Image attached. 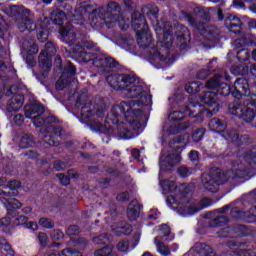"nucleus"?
<instances>
[{
    "mask_svg": "<svg viewBox=\"0 0 256 256\" xmlns=\"http://www.w3.org/2000/svg\"><path fill=\"white\" fill-rule=\"evenodd\" d=\"M107 82L113 89L122 91L124 97L134 100L114 105L107 116L105 125L95 122L94 129L100 133H109L115 129L117 123H123V119L133 127L134 131L143 129V112L139 107L151 105L152 97L149 94V88L139 78L129 75L108 76Z\"/></svg>",
    "mask_w": 256,
    "mask_h": 256,
    "instance_id": "f257e3e1",
    "label": "nucleus"
},
{
    "mask_svg": "<svg viewBox=\"0 0 256 256\" xmlns=\"http://www.w3.org/2000/svg\"><path fill=\"white\" fill-rule=\"evenodd\" d=\"M90 25L92 27H99L102 23H105L107 27H114L115 23H118L119 27L123 30L127 29L131 23L133 29H135L137 35V43L141 49H146V53L148 54V59L151 61H155V63H159L162 69L170 67L173 65L175 59L169 55V48L173 44V35L167 32V28H161L157 26L155 28L160 47L159 49L155 48V43H153V38L149 33V27L145 23L143 16L141 13L136 12L132 16V21L129 19L125 20L123 16H115L110 15L107 18H97V10H93L89 15Z\"/></svg>",
    "mask_w": 256,
    "mask_h": 256,
    "instance_id": "f03ea898",
    "label": "nucleus"
},
{
    "mask_svg": "<svg viewBox=\"0 0 256 256\" xmlns=\"http://www.w3.org/2000/svg\"><path fill=\"white\" fill-rule=\"evenodd\" d=\"M61 37L64 38V41H68L70 47L72 48L73 53L78 55L79 59L83 61L84 63H89V61L93 62V65H96V67H99L97 64L98 61L101 62V67H115L116 63L113 58L105 57L102 55H93L91 52H85V49H93V43L91 42H84L83 45L76 44L73 42V39H75V30L73 29V26L68 25L66 28H63L60 30Z\"/></svg>",
    "mask_w": 256,
    "mask_h": 256,
    "instance_id": "7ed1b4c3",
    "label": "nucleus"
},
{
    "mask_svg": "<svg viewBox=\"0 0 256 256\" xmlns=\"http://www.w3.org/2000/svg\"><path fill=\"white\" fill-rule=\"evenodd\" d=\"M160 186L162 187V193L168 195L166 199L168 207L177 211L179 215H191L195 211L186 210L185 207H189V195L184 184L177 186L173 180H160Z\"/></svg>",
    "mask_w": 256,
    "mask_h": 256,
    "instance_id": "20e7f679",
    "label": "nucleus"
},
{
    "mask_svg": "<svg viewBox=\"0 0 256 256\" xmlns=\"http://www.w3.org/2000/svg\"><path fill=\"white\" fill-rule=\"evenodd\" d=\"M206 87L208 89H213V91L205 92L201 97L202 103L208 105L210 107L209 110H203V114L207 115H215V113L219 112V103H217V93L219 95H229V93H233V88L229 87V85L221 83V76H215L214 78L208 80L206 83Z\"/></svg>",
    "mask_w": 256,
    "mask_h": 256,
    "instance_id": "39448f33",
    "label": "nucleus"
},
{
    "mask_svg": "<svg viewBox=\"0 0 256 256\" xmlns=\"http://www.w3.org/2000/svg\"><path fill=\"white\" fill-rule=\"evenodd\" d=\"M55 45L53 43L48 42L45 46L42 52L39 55L38 61L39 65L41 67V73L42 77H47L49 74V71H51V57L55 55Z\"/></svg>",
    "mask_w": 256,
    "mask_h": 256,
    "instance_id": "423d86ee",
    "label": "nucleus"
},
{
    "mask_svg": "<svg viewBox=\"0 0 256 256\" xmlns=\"http://www.w3.org/2000/svg\"><path fill=\"white\" fill-rule=\"evenodd\" d=\"M43 111H45V109L40 104H30L25 107V117L32 119V123L35 127H41L45 125V120L40 116Z\"/></svg>",
    "mask_w": 256,
    "mask_h": 256,
    "instance_id": "0eeeda50",
    "label": "nucleus"
},
{
    "mask_svg": "<svg viewBox=\"0 0 256 256\" xmlns=\"http://www.w3.org/2000/svg\"><path fill=\"white\" fill-rule=\"evenodd\" d=\"M197 107H199V103L192 102L190 99L188 106L179 110H173L168 115V119L169 121H181V119H185V117H189V115L195 113Z\"/></svg>",
    "mask_w": 256,
    "mask_h": 256,
    "instance_id": "6e6552de",
    "label": "nucleus"
},
{
    "mask_svg": "<svg viewBox=\"0 0 256 256\" xmlns=\"http://www.w3.org/2000/svg\"><path fill=\"white\" fill-rule=\"evenodd\" d=\"M21 53L26 63L30 67H35V60L33 59V55H37V53H39V47H37V44H35V41L33 40H31L30 42L25 41L23 43V48Z\"/></svg>",
    "mask_w": 256,
    "mask_h": 256,
    "instance_id": "1a4fd4ad",
    "label": "nucleus"
},
{
    "mask_svg": "<svg viewBox=\"0 0 256 256\" xmlns=\"http://www.w3.org/2000/svg\"><path fill=\"white\" fill-rule=\"evenodd\" d=\"M225 175H219L218 179L215 181V178L209 174L202 175V185L206 191L210 193H217V186L225 183Z\"/></svg>",
    "mask_w": 256,
    "mask_h": 256,
    "instance_id": "9d476101",
    "label": "nucleus"
},
{
    "mask_svg": "<svg viewBox=\"0 0 256 256\" xmlns=\"http://www.w3.org/2000/svg\"><path fill=\"white\" fill-rule=\"evenodd\" d=\"M230 113L243 119L246 123H251L253 119H255V110L249 106H237L236 108H230Z\"/></svg>",
    "mask_w": 256,
    "mask_h": 256,
    "instance_id": "9b49d317",
    "label": "nucleus"
},
{
    "mask_svg": "<svg viewBox=\"0 0 256 256\" xmlns=\"http://www.w3.org/2000/svg\"><path fill=\"white\" fill-rule=\"evenodd\" d=\"M177 163H181V155H162L160 158V173H163V171H171L173 165H177Z\"/></svg>",
    "mask_w": 256,
    "mask_h": 256,
    "instance_id": "f8f14e48",
    "label": "nucleus"
},
{
    "mask_svg": "<svg viewBox=\"0 0 256 256\" xmlns=\"http://www.w3.org/2000/svg\"><path fill=\"white\" fill-rule=\"evenodd\" d=\"M232 95L235 99H241L242 95H251L249 91V82L245 78H239L234 82V87L232 88Z\"/></svg>",
    "mask_w": 256,
    "mask_h": 256,
    "instance_id": "ddd939ff",
    "label": "nucleus"
},
{
    "mask_svg": "<svg viewBox=\"0 0 256 256\" xmlns=\"http://www.w3.org/2000/svg\"><path fill=\"white\" fill-rule=\"evenodd\" d=\"M213 205V201L209 198H204L200 201V207H197L193 202H191V194L188 193V206L185 207L186 211H194L192 214H182V217H188L189 215H195L201 209H205V207H211Z\"/></svg>",
    "mask_w": 256,
    "mask_h": 256,
    "instance_id": "4468645a",
    "label": "nucleus"
},
{
    "mask_svg": "<svg viewBox=\"0 0 256 256\" xmlns=\"http://www.w3.org/2000/svg\"><path fill=\"white\" fill-rule=\"evenodd\" d=\"M24 100L25 98L23 97V95H20V94L14 95L8 102L7 111L9 113L13 111H19V109L23 107Z\"/></svg>",
    "mask_w": 256,
    "mask_h": 256,
    "instance_id": "2eb2a0df",
    "label": "nucleus"
},
{
    "mask_svg": "<svg viewBox=\"0 0 256 256\" xmlns=\"http://www.w3.org/2000/svg\"><path fill=\"white\" fill-rule=\"evenodd\" d=\"M141 211V205L139 204V201L133 200L127 210V217L130 219V221H135L137 217H139V213Z\"/></svg>",
    "mask_w": 256,
    "mask_h": 256,
    "instance_id": "dca6fc26",
    "label": "nucleus"
},
{
    "mask_svg": "<svg viewBox=\"0 0 256 256\" xmlns=\"http://www.w3.org/2000/svg\"><path fill=\"white\" fill-rule=\"evenodd\" d=\"M235 47H243V45H256V37L253 34H244L240 39L234 41Z\"/></svg>",
    "mask_w": 256,
    "mask_h": 256,
    "instance_id": "f3484780",
    "label": "nucleus"
},
{
    "mask_svg": "<svg viewBox=\"0 0 256 256\" xmlns=\"http://www.w3.org/2000/svg\"><path fill=\"white\" fill-rule=\"evenodd\" d=\"M229 21H231L228 25V30L232 33H237L239 29L241 28V25H243V22L240 18H237V16L230 15Z\"/></svg>",
    "mask_w": 256,
    "mask_h": 256,
    "instance_id": "a211bd4d",
    "label": "nucleus"
},
{
    "mask_svg": "<svg viewBox=\"0 0 256 256\" xmlns=\"http://www.w3.org/2000/svg\"><path fill=\"white\" fill-rule=\"evenodd\" d=\"M65 19H67V15H65L61 10H54L51 13V20L55 25H63V21H65Z\"/></svg>",
    "mask_w": 256,
    "mask_h": 256,
    "instance_id": "6ab92c4d",
    "label": "nucleus"
},
{
    "mask_svg": "<svg viewBox=\"0 0 256 256\" xmlns=\"http://www.w3.org/2000/svg\"><path fill=\"white\" fill-rule=\"evenodd\" d=\"M37 26L29 19H22L18 24L19 31H33Z\"/></svg>",
    "mask_w": 256,
    "mask_h": 256,
    "instance_id": "aec40b11",
    "label": "nucleus"
},
{
    "mask_svg": "<svg viewBox=\"0 0 256 256\" xmlns=\"http://www.w3.org/2000/svg\"><path fill=\"white\" fill-rule=\"evenodd\" d=\"M196 253L203 256H213V252L211 251V247L207 246L206 244H196L193 247Z\"/></svg>",
    "mask_w": 256,
    "mask_h": 256,
    "instance_id": "412c9836",
    "label": "nucleus"
},
{
    "mask_svg": "<svg viewBox=\"0 0 256 256\" xmlns=\"http://www.w3.org/2000/svg\"><path fill=\"white\" fill-rule=\"evenodd\" d=\"M48 256H81V253L71 248H67L62 250L61 252L53 251Z\"/></svg>",
    "mask_w": 256,
    "mask_h": 256,
    "instance_id": "4be33fe9",
    "label": "nucleus"
},
{
    "mask_svg": "<svg viewBox=\"0 0 256 256\" xmlns=\"http://www.w3.org/2000/svg\"><path fill=\"white\" fill-rule=\"evenodd\" d=\"M2 203L4 204V207L7 209V211H11V209H20L21 202H19L17 199L10 198L2 199Z\"/></svg>",
    "mask_w": 256,
    "mask_h": 256,
    "instance_id": "5701e85b",
    "label": "nucleus"
},
{
    "mask_svg": "<svg viewBox=\"0 0 256 256\" xmlns=\"http://www.w3.org/2000/svg\"><path fill=\"white\" fill-rule=\"evenodd\" d=\"M209 128L211 131H215L216 133H221L223 129H225V124L218 119H212L209 123Z\"/></svg>",
    "mask_w": 256,
    "mask_h": 256,
    "instance_id": "b1692460",
    "label": "nucleus"
},
{
    "mask_svg": "<svg viewBox=\"0 0 256 256\" xmlns=\"http://www.w3.org/2000/svg\"><path fill=\"white\" fill-rule=\"evenodd\" d=\"M137 135H139V132H132L127 128H122L119 131L120 139H133V137H137Z\"/></svg>",
    "mask_w": 256,
    "mask_h": 256,
    "instance_id": "393cba45",
    "label": "nucleus"
},
{
    "mask_svg": "<svg viewBox=\"0 0 256 256\" xmlns=\"http://www.w3.org/2000/svg\"><path fill=\"white\" fill-rule=\"evenodd\" d=\"M19 146L21 149H27V147H33V137L31 135H24L21 140Z\"/></svg>",
    "mask_w": 256,
    "mask_h": 256,
    "instance_id": "a878e982",
    "label": "nucleus"
},
{
    "mask_svg": "<svg viewBox=\"0 0 256 256\" xmlns=\"http://www.w3.org/2000/svg\"><path fill=\"white\" fill-rule=\"evenodd\" d=\"M114 233H116V235H129V233H131V225H120L114 229Z\"/></svg>",
    "mask_w": 256,
    "mask_h": 256,
    "instance_id": "bb28decb",
    "label": "nucleus"
},
{
    "mask_svg": "<svg viewBox=\"0 0 256 256\" xmlns=\"http://www.w3.org/2000/svg\"><path fill=\"white\" fill-rule=\"evenodd\" d=\"M199 89H201V84H199V82H190L185 86L186 92L190 94L197 93Z\"/></svg>",
    "mask_w": 256,
    "mask_h": 256,
    "instance_id": "cd10ccee",
    "label": "nucleus"
},
{
    "mask_svg": "<svg viewBox=\"0 0 256 256\" xmlns=\"http://www.w3.org/2000/svg\"><path fill=\"white\" fill-rule=\"evenodd\" d=\"M155 244L157 247V251H158V253H160V255L167 256V255H169V253H171L169 248H167V246H165V244L163 242H158L157 238H155Z\"/></svg>",
    "mask_w": 256,
    "mask_h": 256,
    "instance_id": "c85d7f7f",
    "label": "nucleus"
},
{
    "mask_svg": "<svg viewBox=\"0 0 256 256\" xmlns=\"http://www.w3.org/2000/svg\"><path fill=\"white\" fill-rule=\"evenodd\" d=\"M0 249H3L10 256H15V251L11 249V246L3 238H0Z\"/></svg>",
    "mask_w": 256,
    "mask_h": 256,
    "instance_id": "c756f323",
    "label": "nucleus"
},
{
    "mask_svg": "<svg viewBox=\"0 0 256 256\" xmlns=\"http://www.w3.org/2000/svg\"><path fill=\"white\" fill-rule=\"evenodd\" d=\"M227 221L228 219L224 215H219L211 222L210 227H221Z\"/></svg>",
    "mask_w": 256,
    "mask_h": 256,
    "instance_id": "7c9ffc66",
    "label": "nucleus"
},
{
    "mask_svg": "<svg viewBox=\"0 0 256 256\" xmlns=\"http://www.w3.org/2000/svg\"><path fill=\"white\" fill-rule=\"evenodd\" d=\"M39 225L44 229H53L55 227V223L49 218H41L39 220Z\"/></svg>",
    "mask_w": 256,
    "mask_h": 256,
    "instance_id": "2f4dec72",
    "label": "nucleus"
},
{
    "mask_svg": "<svg viewBox=\"0 0 256 256\" xmlns=\"http://www.w3.org/2000/svg\"><path fill=\"white\" fill-rule=\"evenodd\" d=\"M189 127V124L187 123H181L178 126H171L168 130V133L170 135H175V133H181V130L187 129Z\"/></svg>",
    "mask_w": 256,
    "mask_h": 256,
    "instance_id": "473e14b6",
    "label": "nucleus"
},
{
    "mask_svg": "<svg viewBox=\"0 0 256 256\" xmlns=\"http://www.w3.org/2000/svg\"><path fill=\"white\" fill-rule=\"evenodd\" d=\"M178 173L181 177H189V175H193V173H195V169L187 168V167H180L178 169Z\"/></svg>",
    "mask_w": 256,
    "mask_h": 256,
    "instance_id": "72a5a7b5",
    "label": "nucleus"
},
{
    "mask_svg": "<svg viewBox=\"0 0 256 256\" xmlns=\"http://www.w3.org/2000/svg\"><path fill=\"white\" fill-rule=\"evenodd\" d=\"M27 218H25V216H16L14 218H10L8 219L7 218V221H8V225L10 223H13V225H23V223H25Z\"/></svg>",
    "mask_w": 256,
    "mask_h": 256,
    "instance_id": "f704fd0d",
    "label": "nucleus"
},
{
    "mask_svg": "<svg viewBox=\"0 0 256 256\" xmlns=\"http://www.w3.org/2000/svg\"><path fill=\"white\" fill-rule=\"evenodd\" d=\"M236 57L240 61H247L249 59V51L246 49H241L237 51Z\"/></svg>",
    "mask_w": 256,
    "mask_h": 256,
    "instance_id": "c9c22d12",
    "label": "nucleus"
},
{
    "mask_svg": "<svg viewBox=\"0 0 256 256\" xmlns=\"http://www.w3.org/2000/svg\"><path fill=\"white\" fill-rule=\"evenodd\" d=\"M116 247L120 253H127L129 251V241H120Z\"/></svg>",
    "mask_w": 256,
    "mask_h": 256,
    "instance_id": "e433bc0d",
    "label": "nucleus"
},
{
    "mask_svg": "<svg viewBox=\"0 0 256 256\" xmlns=\"http://www.w3.org/2000/svg\"><path fill=\"white\" fill-rule=\"evenodd\" d=\"M247 71H249V66H247L246 68H243V69L238 66L231 68L232 75H245V73H247Z\"/></svg>",
    "mask_w": 256,
    "mask_h": 256,
    "instance_id": "4c0bfd02",
    "label": "nucleus"
},
{
    "mask_svg": "<svg viewBox=\"0 0 256 256\" xmlns=\"http://www.w3.org/2000/svg\"><path fill=\"white\" fill-rule=\"evenodd\" d=\"M108 242H109V237H107V234L100 235L93 238V243H95L96 245H101V243H108Z\"/></svg>",
    "mask_w": 256,
    "mask_h": 256,
    "instance_id": "58836bf2",
    "label": "nucleus"
},
{
    "mask_svg": "<svg viewBox=\"0 0 256 256\" xmlns=\"http://www.w3.org/2000/svg\"><path fill=\"white\" fill-rule=\"evenodd\" d=\"M91 115H93V113H91L89 110H87V107H83L82 111H81V119H82L81 122L87 123V120H89Z\"/></svg>",
    "mask_w": 256,
    "mask_h": 256,
    "instance_id": "ea45409f",
    "label": "nucleus"
},
{
    "mask_svg": "<svg viewBox=\"0 0 256 256\" xmlns=\"http://www.w3.org/2000/svg\"><path fill=\"white\" fill-rule=\"evenodd\" d=\"M203 135H205V130L204 129L197 130L192 135V141H194L195 143H197L198 141H201V139H203Z\"/></svg>",
    "mask_w": 256,
    "mask_h": 256,
    "instance_id": "a19ab883",
    "label": "nucleus"
},
{
    "mask_svg": "<svg viewBox=\"0 0 256 256\" xmlns=\"http://www.w3.org/2000/svg\"><path fill=\"white\" fill-rule=\"evenodd\" d=\"M38 240L40 242V245H42V247H45V245L49 243V237L44 232H40L38 234Z\"/></svg>",
    "mask_w": 256,
    "mask_h": 256,
    "instance_id": "79ce46f5",
    "label": "nucleus"
},
{
    "mask_svg": "<svg viewBox=\"0 0 256 256\" xmlns=\"http://www.w3.org/2000/svg\"><path fill=\"white\" fill-rule=\"evenodd\" d=\"M6 13L9 17H15V15H18L20 13L19 7L12 6L6 9Z\"/></svg>",
    "mask_w": 256,
    "mask_h": 256,
    "instance_id": "37998d69",
    "label": "nucleus"
},
{
    "mask_svg": "<svg viewBox=\"0 0 256 256\" xmlns=\"http://www.w3.org/2000/svg\"><path fill=\"white\" fill-rule=\"evenodd\" d=\"M50 235L54 241H61V239L64 237V234L61 230H54Z\"/></svg>",
    "mask_w": 256,
    "mask_h": 256,
    "instance_id": "c03bdc74",
    "label": "nucleus"
},
{
    "mask_svg": "<svg viewBox=\"0 0 256 256\" xmlns=\"http://www.w3.org/2000/svg\"><path fill=\"white\" fill-rule=\"evenodd\" d=\"M64 77H65V73H63L60 79L57 81L56 83L57 89L61 90L67 85V81L64 80Z\"/></svg>",
    "mask_w": 256,
    "mask_h": 256,
    "instance_id": "a18cd8bd",
    "label": "nucleus"
},
{
    "mask_svg": "<svg viewBox=\"0 0 256 256\" xmlns=\"http://www.w3.org/2000/svg\"><path fill=\"white\" fill-rule=\"evenodd\" d=\"M57 178L62 185H69V177L65 176V174H57Z\"/></svg>",
    "mask_w": 256,
    "mask_h": 256,
    "instance_id": "49530a36",
    "label": "nucleus"
},
{
    "mask_svg": "<svg viewBox=\"0 0 256 256\" xmlns=\"http://www.w3.org/2000/svg\"><path fill=\"white\" fill-rule=\"evenodd\" d=\"M68 235H79V226L72 225L68 228Z\"/></svg>",
    "mask_w": 256,
    "mask_h": 256,
    "instance_id": "de8ad7c7",
    "label": "nucleus"
},
{
    "mask_svg": "<svg viewBox=\"0 0 256 256\" xmlns=\"http://www.w3.org/2000/svg\"><path fill=\"white\" fill-rule=\"evenodd\" d=\"M7 187H9L10 189H19V187H21V182L17 181V180H12L10 182H8Z\"/></svg>",
    "mask_w": 256,
    "mask_h": 256,
    "instance_id": "09e8293b",
    "label": "nucleus"
},
{
    "mask_svg": "<svg viewBox=\"0 0 256 256\" xmlns=\"http://www.w3.org/2000/svg\"><path fill=\"white\" fill-rule=\"evenodd\" d=\"M189 159L192 163L199 161V153L197 151H191L189 153Z\"/></svg>",
    "mask_w": 256,
    "mask_h": 256,
    "instance_id": "8fccbe9b",
    "label": "nucleus"
},
{
    "mask_svg": "<svg viewBox=\"0 0 256 256\" xmlns=\"http://www.w3.org/2000/svg\"><path fill=\"white\" fill-rule=\"evenodd\" d=\"M232 7H234V9H243L245 7V3L239 0H234L232 3Z\"/></svg>",
    "mask_w": 256,
    "mask_h": 256,
    "instance_id": "3c124183",
    "label": "nucleus"
},
{
    "mask_svg": "<svg viewBox=\"0 0 256 256\" xmlns=\"http://www.w3.org/2000/svg\"><path fill=\"white\" fill-rule=\"evenodd\" d=\"M23 121H24V118H23V115L21 114H16L15 117H14V123L16 125H23Z\"/></svg>",
    "mask_w": 256,
    "mask_h": 256,
    "instance_id": "603ef678",
    "label": "nucleus"
},
{
    "mask_svg": "<svg viewBox=\"0 0 256 256\" xmlns=\"http://www.w3.org/2000/svg\"><path fill=\"white\" fill-rule=\"evenodd\" d=\"M54 169L56 171H61L62 169H65V163L61 162V161H56L54 163Z\"/></svg>",
    "mask_w": 256,
    "mask_h": 256,
    "instance_id": "864d4df0",
    "label": "nucleus"
},
{
    "mask_svg": "<svg viewBox=\"0 0 256 256\" xmlns=\"http://www.w3.org/2000/svg\"><path fill=\"white\" fill-rule=\"evenodd\" d=\"M160 231L162 234H164V237H167V235H169V233H171L169 226H167L165 224L161 226Z\"/></svg>",
    "mask_w": 256,
    "mask_h": 256,
    "instance_id": "5fc2aeb1",
    "label": "nucleus"
},
{
    "mask_svg": "<svg viewBox=\"0 0 256 256\" xmlns=\"http://www.w3.org/2000/svg\"><path fill=\"white\" fill-rule=\"evenodd\" d=\"M37 38L39 39V41H47V33H45V31H39L37 33Z\"/></svg>",
    "mask_w": 256,
    "mask_h": 256,
    "instance_id": "6e6d98bb",
    "label": "nucleus"
},
{
    "mask_svg": "<svg viewBox=\"0 0 256 256\" xmlns=\"http://www.w3.org/2000/svg\"><path fill=\"white\" fill-rule=\"evenodd\" d=\"M127 199H129V193L128 192L121 193L117 196L118 201H127Z\"/></svg>",
    "mask_w": 256,
    "mask_h": 256,
    "instance_id": "4d7b16f0",
    "label": "nucleus"
},
{
    "mask_svg": "<svg viewBox=\"0 0 256 256\" xmlns=\"http://www.w3.org/2000/svg\"><path fill=\"white\" fill-rule=\"evenodd\" d=\"M49 131H53V134H54L56 137H60V135H61V127L53 128V126H51V127L49 128Z\"/></svg>",
    "mask_w": 256,
    "mask_h": 256,
    "instance_id": "13d9d810",
    "label": "nucleus"
},
{
    "mask_svg": "<svg viewBox=\"0 0 256 256\" xmlns=\"http://www.w3.org/2000/svg\"><path fill=\"white\" fill-rule=\"evenodd\" d=\"M28 229H31L32 231H37V229H39V226L36 224V222H29Z\"/></svg>",
    "mask_w": 256,
    "mask_h": 256,
    "instance_id": "bf43d9fd",
    "label": "nucleus"
},
{
    "mask_svg": "<svg viewBox=\"0 0 256 256\" xmlns=\"http://www.w3.org/2000/svg\"><path fill=\"white\" fill-rule=\"evenodd\" d=\"M149 219H159V212L157 210H152L149 214Z\"/></svg>",
    "mask_w": 256,
    "mask_h": 256,
    "instance_id": "052dcab7",
    "label": "nucleus"
},
{
    "mask_svg": "<svg viewBox=\"0 0 256 256\" xmlns=\"http://www.w3.org/2000/svg\"><path fill=\"white\" fill-rule=\"evenodd\" d=\"M231 231L229 228H224L222 231L218 233L219 237H227L226 233H229Z\"/></svg>",
    "mask_w": 256,
    "mask_h": 256,
    "instance_id": "680f3d73",
    "label": "nucleus"
},
{
    "mask_svg": "<svg viewBox=\"0 0 256 256\" xmlns=\"http://www.w3.org/2000/svg\"><path fill=\"white\" fill-rule=\"evenodd\" d=\"M178 143H184L187 144L189 143V135H184L182 138H180V140L178 141Z\"/></svg>",
    "mask_w": 256,
    "mask_h": 256,
    "instance_id": "e2e57ef3",
    "label": "nucleus"
},
{
    "mask_svg": "<svg viewBox=\"0 0 256 256\" xmlns=\"http://www.w3.org/2000/svg\"><path fill=\"white\" fill-rule=\"evenodd\" d=\"M131 154H132V157H134V159H139V155H140L139 150H137V149H132Z\"/></svg>",
    "mask_w": 256,
    "mask_h": 256,
    "instance_id": "0e129e2a",
    "label": "nucleus"
},
{
    "mask_svg": "<svg viewBox=\"0 0 256 256\" xmlns=\"http://www.w3.org/2000/svg\"><path fill=\"white\" fill-rule=\"evenodd\" d=\"M68 73L70 75H75V66H73L72 64H69V66H68Z\"/></svg>",
    "mask_w": 256,
    "mask_h": 256,
    "instance_id": "69168bd1",
    "label": "nucleus"
},
{
    "mask_svg": "<svg viewBox=\"0 0 256 256\" xmlns=\"http://www.w3.org/2000/svg\"><path fill=\"white\" fill-rule=\"evenodd\" d=\"M248 26L250 29H256V20H250Z\"/></svg>",
    "mask_w": 256,
    "mask_h": 256,
    "instance_id": "338daca9",
    "label": "nucleus"
},
{
    "mask_svg": "<svg viewBox=\"0 0 256 256\" xmlns=\"http://www.w3.org/2000/svg\"><path fill=\"white\" fill-rule=\"evenodd\" d=\"M250 72L251 74L256 77V64H253L251 67H250Z\"/></svg>",
    "mask_w": 256,
    "mask_h": 256,
    "instance_id": "774afa93",
    "label": "nucleus"
}]
</instances>
